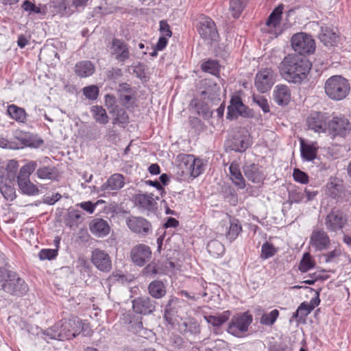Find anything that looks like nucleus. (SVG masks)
Here are the masks:
<instances>
[{
  "label": "nucleus",
  "instance_id": "obj_38",
  "mask_svg": "<svg viewBox=\"0 0 351 351\" xmlns=\"http://www.w3.org/2000/svg\"><path fill=\"white\" fill-rule=\"evenodd\" d=\"M241 231L242 227L241 224H239V220L234 218H230V226L226 234V238L232 242L237 238Z\"/></svg>",
  "mask_w": 351,
  "mask_h": 351
},
{
  "label": "nucleus",
  "instance_id": "obj_42",
  "mask_svg": "<svg viewBox=\"0 0 351 351\" xmlns=\"http://www.w3.org/2000/svg\"><path fill=\"white\" fill-rule=\"evenodd\" d=\"M201 69L204 72L218 75L220 71V65L217 60H208L201 64Z\"/></svg>",
  "mask_w": 351,
  "mask_h": 351
},
{
  "label": "nucleus",
  "instance_id": "obj_56",
  "mask_svg": "<svg viewBox=\"0 0 351 351\" xmlns=\"http://www.w3.org/2000/svg\"><path fill=\"white\" fill-rule=\"evenodd\" d=\"M21 8L28 12L30 15L32 14H40L42 13L40 6H37L34 3L29 0H25L21 4Z\"/></svg>",
  "mask_w": 351,
  "mask_h": 351
},
{
  "label": "nucleus",
  "instance_id": "obj_10",
  "mask_svg": "<svg viewBox=\"0 0 351 351\" xmlns=\"http://www.w3.org/2000/svg\"><path fill=\"white\" fill-rule=\"evenodd\" d=\"M275 83L274 73L271 69L265 68L260 70L255 77V86L258 91L264 93L271 89Z\"/></svg>",
  "mask_w": 351,
  "mask_h": 351
},
{
  "label": "nucleus",
  "instance_id": "obj_22",
  "mask_svg": "<svg viewBox=\"0 0 351 351\" xmlns=\"http://www.w3.org/2000/svg\"><path fill=\"white\" fill-rule=\"evenodd\" d=\"M18 162L12 160L8 163L5 169L0 168V186L4 184H10L14 183L16 177V172L18 169Z\"/></svg>",
  "mask_w": 351,
  "mask_h": 351
},
{
  "label": "nucleus",
  "instance_id": "obj_35",
  "mask_svg": "<svg viewBox=\"0 0 351 351\" xmlns=\"http://www.w3.org/2000/svg\"><path fill=\"white\" fill-rule=\"evenodd\" d=\"M95 71V66L90 61L85 60L77 62L75 66L76 75L80 77L91 75Z\"/></svg>",
  "mask_w": 351,
  "mask_h": 351
},
{
  "label": "nucleus",
  "instance_id": "obj_24",
  "mask_svg": "<svg viewBox=\"0 0 351 351\" xmlns=\"http://www.w3.org/2000/svg\"><path fill=\"white\" fill-rule=\"evenodd\" d=\"M179 330L187 336H197L200 333V326L197 321L192 317L185 319L179 324Z\"/></svg>",
  "mask_w": 351,
  "mask_h": 351
},
{
  "label": "nucleus",
  "instance_id": "obj_39",
  "mask_svg": "<svg viewBox=\"0 0 351 351\" xmlns=\"http://www.w3.org/2000/svg\"><path fill=\"white\" fill-rule=\"evenodd\" d=\"M94 119L101 124H106L108 122V117L106 110L101 106H93L90 109Z\"/></svg>",
  "mask_w": 351,
  "mask_h": 351
},
{
  "label": "nucleus",
  "instance_id": "obj_55",
  "mask_svg": "<svg viewBox=\"0 0 351 351\" xmlns=\"http://www.w3.org/2000/svg\"><path fill=\"white\" fill-rule=\"evenodd\" d=\"M28 132H24L21 130H16L13 132V139L17 141L15 146L21 148L25 147V142L27 141Z\"/></svg>",
  "mask_w": 351,
  "mask_h": 351
},
{
  "label": "nucleus",
  "instance_id": "obj_6",
  "mask_svg": "<svg viewBox=\"0 0 351 351\" xmlns=\"http://www.w3.org/2000/svg\"><path fill=\"white\" fill-rule=\"evenodd\" d=\"M291 41L293 49L300 55L311 54L315 50L314 39L305 32L295 34Z\"/></svg>",
  "mask_w": 351,
  "mask_h": 351
},
{
  "label": "nucleus",
  "instance_id": "obj_4",
  "mask_svg": "<svg viewBox=\"0 0 351 351\" xmlns=\"http://www.w3.org/2000/svg\"><path fill=\"white\" fill-rule=\"evenodd\" d=\"M324 89L329 98L339 101L348 95L350 87L346 78L341 75H333L326 81Z\"/></svg>",
  "mask_w": 351,
  "mask_h": 351
},
{
  "label": "nucleus",
  "instance_id": "obj_53",
  "mask_svg": "<svg viewBox=\"0 0 351 351\" xmlns=\"http://www.w3.org/2000/svg\"><path fill=\"white\" fill-rule=\"evenodd\" d=\"M26 141L25 147H29L37 148L44 143L43 140L38 134L30 132H28Z\"/></svg>",
  "mask_w": 351,
  "mask_h": 351
},
{
  "label": "nucleus",
  "instance_id": "obj_30",
  "mask_svg": "<svg viewBox=\"0 0 351 351\" xmlns=\"http://www.w3.org/2000/svg\"><path fill=\"white\" fill-rule=\"evenodd\" d=\"M16 178L19 190L22 193L28 195L38 194L39 190L38 187L30 181L29 178L17 177Z\"/></svg>",
  "mask_w": 351,
  "mask_h": 351
},
{
  "label": "nucleus",
  "instance_id": "obj_63",
  "mask_svg": "<svg viewBox=\"0 0 351 351\" xmlns=\"http://www.w3.org/2000/svg\"><path fill=\"white\" fill-rule=\"evenodd\" d=\"M178 299L176 298H171L169 300L165 308L164 316L167 317L171 315L175 311V305L177 304Z\"/></svg>",
  "mask_w": 351,
  "mask_h": 351
},
{
  "label": "nucleus",
  "instance_id": "obj_32",
  "mask_svg": "<svg viewBox=\"0 0 351 351\" xmlns=\"http://www.w3.org/2000/svg\"><path fill=\"white\" fill-rule=\"evenodd\" d=\"M134 203L146 210H151L156 204L152 193H138L134 197Z\"/></svg>",
  "mask_w": 351,
  "mask_h": 351
},
{
  "label": "nucleus",
  "instance_id": "obj_34",
  "mask_svg": "<svg viewBox=\"0 0 351 351\" xmlns=\"http://www.w3.org/2000/svg\"><path fill=\"white\" fill-rule=\"evenodd\" d=\"M7 113L12 119L19 123H24L27 121V114L25 110L15 104L8 106Z\"/></svg>",
  "mask_w": 351,
  "mask_h": 351
},
{
  "label": "nucleus",
  "instance_id": "obj_48",
  "mask_svg": "<svg viewBox=\"0 0 351 351\" xmlns=\"http://www.w3.org/2000/svg\"><path fill=\"white\" fill-rule=\"evenodd\" d=\"M277 252V249L272 243L266 241L261 246L260 257L263 260H266L274 256Z\"/></svg>",
  "mask_w": 351,
  "mask_h": 351
},
{
  "label": "nucleus",
  "instance_id": "obj_57",
  "mask_svg": "<svg viewBox=\"0 0 351 351\" xmlns=\"http://www.w3.org/2000/svg\"><path fill=\"white\" fill-rule=\"evenodd\" d=\"M253 102L257 104L264 113L269 112L270 106L267 99L261 95H254L252 97Z\"/></svg>",
  "mask_w": 351,
  "mask_h": 351
},
{
  "label": "nucleus",
  "instance_id": "obj_58",
  "mask_svg": "<svg viewBox=\"0 0 351 351\" xmlns=\"http://www.w3.org/2000/svg\"><path fill=\"white\" fill-rule=\"evenodd\" d=\"M82 92L86 98L90 100L97 99L99 90L95 85H90L83 88Z\"/></svg>",
  "mask_w": 351,
  "mask_h": 351
},
{
  "label": "nucleus",
  "instance_id": "obj_51",
  "mask_svg": "<svg viewBox=\"0 0 351 351\" xmlns=\"http://www.w3.org/2000/svg\"><path fill=\"white\" fill-rule=\"evenodd\" d=\"M56 8L63 16H69L75 12L74 7L67 0H60Z\"/></svg>",
  "mask_w": 351,
  "mask_h": 351
},
{
  "label": "nucleus",
  "instance_id": "obj_2",
  "mask_svg": "<svg viewBox=\"0 0 351 351\" xmlns=\"http://www.w3.org/2000/svg\"><path fill=\"white\" fill-rule=\"evenodd\" d=\"M82 320L75 316L62 319L43 332L48 339L70 340L76 337L82 331Z\"/></svg>",
  "mask_w": 351,
  "mask_h": 351
},
{
  "label": "nucleus",
  "instance_id": "obj_23",
  "mask_svg": "<svg viewBox=\"0 0 351 351\" xmlns=\"http://www.w3.org/2000/svg\"><path fill=\"white\" fill-rule=\"evenodd\" d=\"M89 229L94 235L103 237L110 233V227L107 221L103 219L96 218L90 222Z\"/></svg>",
  "mask_w": 351,
  "mask_h": 351
},
{
  "label": "nucleus",
  "instance_id": "obj_26",
  "mask_svg": "<svg viewBox=\"0 0 351 351\" xmlns=\"http://www.w3.org/2000/svg\"><path fill=\"white\" fill-rule=\"evenodd\" d=\"M319 38L325 46L332 47L337 43L338 36L333 28L322 26Z\"/></svg>",
  "mask_w": 351,
  "mask_h": 351
},
{
  "label": "nucleus",
  "instance_id": "obj_33",
  "mask_svg": "<svg viewBox=\"0 0 351 351\" xmlns=\"http://www.w3.org/2000/svg\"><path fill=\"white\" fill-rule=\"evenodd\" d=\"M149 294L154 299H160L163 298L166 293V286L160 280H154L151 282L147 287Z\"/></svg>",
  "mask_w": 351,
  "mask_h": 351
},
{
  "label": "nucleus",
  "instance_id": "obj_7",
  "mask_svg": "<svg viewBox=\"0 0 351 351\" xmlns=\"http://www.w3.org/2000/svg\"><path fill=\"white\" fill-rule=\"evenodd\" d=\"M252 322V316L248 313L237 314L231 319L227 331L235 337H239L242 332L248 330Z\"/></svg>",
  "mask_w": 351,
  "mask_h": 351
},
{
  "label": "nucleus",
  "instance_id": "obj_47",
  "mask_svg": "<svg viewBox=\"0 0 351 351\" xmlns=\"http://www.w3.org/2000/svg\"><path fill=\"white\" fill-rule=\"evenodd\" d=\"M245 6V0H230V10L234 18H239Z\"/></svg>",
  "mask_w": 351,
  "mask_h": 351
},
{
  "label": "nucleus",
  "instance_id": "obj_64",
  "mask_svg": "<svg viewBox=\"0 0 351 351\" xmlns=\"http://www.w3.org/2000/svg\"><path fill=\"white\" fill-rule=\"evenodd\" d=\"M159 31L161 34V36L170 38L172 36V32L171 30L170 26L168 24V23L165 20H162L160 21Z\"/></svg>",
  "mask_w": 351,
  "mask_h": 351
},
{
  "label": "nucleus",
  "instance_id": "obj_16",
  "mask_svg": "<svg viewBox=\"0 0 351 351\" xmlns=\"http://www.w3.org/2000/svg\"><path fill=\"white\" fill-rule=\"evenodd\" d=\"M110 53L120 62H125L130 56L128 45L124 40L118 38L112 40Z\"/></svg>",
  "mask_w": 351,
  "mask_h": 351
},
{
  "label": "nucleus",
  "instance_id": "obj_17",
  "mask_svg": "<svg viewBox=\"0 0 351 351\" xmlns=\"http://www.w3.org/2000/svg\"><path fill=\"white\" fill-rule=\"evenodd\" d=\"M243 117H252L250 109L246 106L239 96L232 97L230 100V105L228 107L227 119H232L234 117H237L234 113Z\"/></svg>",
  "mask_w": 351,
  "mask_h": 351
},
{
  "label": "nucleus",
  "instance_id": "obj_46",
  "mask_svg": "<svg viewBox=\"0 0 351 351\" xmlns=\"http://www.w3.org/2000/svg\"><path fill=\"white\" fill-rule=\"evenodd\" d=\"M341 191L342 185L335 182H329L326 186V194L333 199L339 197Z\"/></svg>",
  "mask_w": 351,
  "mask_h": 351
},
{
  "label": "nucleus",
  "instance_id": "obj_49",
  "mask_svg": "<svg viewBox=\"0 0 351 351\" xmlns=\"http://www.w3.org/2000/svg\"><path fill=\"white\" fill-rule=\"evenodd\" d=\"M279 316V311L274 309L268 313H263L260 318V323L265 326L273 325Z\"/></svg>",
  "mask_w": 351,
  "mask_h": 351
},
{
  "label": "nucleus",
  "instance_id": "obj_45",
  "mask_svg": "<svg viewBox=\"0 0 351 351\" xmlns=\"http://www.w3.org/2000/svg\"><path fill=\"white\" fill-rule=\"evenodd\" d=\"M37 167V161L29 160L21 167L16 177L29 178L30 175L36 170Z\"/></svg>",
  "mask_w": 351,
  "mask_h": 351
},
{
  "label": "nucleus",
  "instance_id": "obj_54",
  "mask_svg": "<svg viewBox=\"0 0 351 351\" xmlns=\"http://www.w3.org/2000/svg\"><path fill=\"white\" fill-rule=\"evenodd\" d=\"M312 311V308L308 306V302H304L301 303V304L298 306V309L295 313H293L292 317L295 319L299 318V319H302Z\"/></svg>",
  "mask_w": 351,
  "mask_h": 351
},
{
  "label": "nucleus",
  "instance_id": "obj_44",
  "mask_svg": "<svg viewBox=\"0 0 351 351\" xmlns=\"http://www.w3.org/2000/svg\"><path fill=\"white\" fill-rule=\"evenodd\" d=\"M111 114L114 116L113 124L127 125L129 123V116L125 109L118 107L115 113Z\"/></svg>",
  "mask_w": 351,
  "mask_h": 351
},
{
  "label": "nucleus",
  "instance_id": "obj_1",
  "mask_svg": "<svg viewBox=\"0 0 351 351\" xmlns=\"http://www.w3.org/2000/svg\"><path fill=\"white\" fill-rule=\"evenodd\" d=\"M310 69L309 61L295 54L285 56L279 65L282 77L294 84L301 83L305 80Z\"/></svg>",
  "mask_w": 351,
  "mask_h": 351
},
{
  "label": "nucleus",
  "instance_id": "obj_14",
  "mask_svg": "<svg viewBox=\"0 0 351 351\" xmlns=\"http://www.w3.org/2000/svg\"><path fill=\"white\" fill-rule=\"evenodd\" d=\"M126 224L131 231L145 236L152 230L149 221L141 217H130L126 221Z\"/></svg>",
  "mask_w": 351,
  "mask_h": 351
},
{
  "label": "nucleus",
  "instance_id": "obj_36",
  "mask_svg": "<svg viewBox=\"0 0 351 351\" xmlns=\"http://www.w3.org/2000/svg\"><path fill=\"white\" fill-rule=\"evenodd\" d=\"M300 151L304 160L313 161L317 156V149L314 144H306L301 141Z\"/></svg>",
  "mask_w": 351,
  "mask_h": 351
},
{
  "label": "nucleus",
  "instance_id": "obj_31",
  "mask_svg": "<svg viewBox=\"0 0 351 351\" xmlns=\"http://www.w3.org/2000/svg\"><path fill=\"white\" fill-rule=\"evenodd\" d=\"M36 176L41 180H58L59 175L58 169L54 166H40L36 172Z\"/></svg>",
  "mask_w": 351,
  "mask_h": 351
},
{
  "label": "nucleus",
  "instance_id": "obj_50",
  "mask_svg": "<svg viewBox=\"0 0 351 351\" xmlns=\"http://www.w3.org/2000/svg\"><path fill=\"white\" fill-rule=\"evenodd\" d=\"M315 267V262L309 253H305L300 262L299 270L301 272H306Z\"/></svg>",
  "mask_w": 351,
  "mask_h": 351
},
{
  "label": "nucleus",
  "instance_id": "obj_59",
  "mask_svg": "<svg viewBox=\"0 0 351 351\" xmlns=\"http://www.w3.org/2000/svg\"><path fill=\"white\" fill-rule=\"evenodd\" d=\"M195 107L199 115L202 116L204 118H208L211 117L212 112L210 111L208 105L203 101H195Z\"/></svg>",
  "mask_w": 351,
  "mask_h": 351
},
{
  "label": "nucleus",
  "instance_id": "obj_15",
  "mask_svg": "<svg viewBox=\"0 0 351 351\" xmlns=\"http://www.w3.org/2000/svg\"><path fill=\"white\" fill-rule=\"evenodd\" d=\"M283 9L284 5L282 4L278 5L269 14L265 23L268 31L276 37L281 34L282 32L280 28V24L282 20Z\"/></svg>",
  "mask_w": 351,
  "mask_h": 351
},
{
  "label": "nucleus",
  "instance_id": "obj_11",
  "mask_svg": "<svg viewBox=\"0 0 351 351\" xmlns=\"http://www.w3.org/2000/svg\"><path fill=\"white\" fill-rule=\"evenodd\" d=\"M328 116L327 113L313 112L306 119V125L309 130L315 132H327Z\"/></svg>",
  "mask_w": 351,
  "mask_h": 351
},
{
  "label": "nucleus",
  "instance_id": "obj_3",
  "mask_svg": "<svg viewBox=\"0 0 351 351\" xmlns=\"http://www.w3.org/2000/svg\"><path fill=\"white\" fill-rule=\"evenodd\" d=\"M178 173L181 177L187 176L193 178L198 177L204 171L203 162L201 159L195 158L192 154H180L178 156Z\"/></svg>",
  "mask_w": 351,
  "mask_h": 351
},
{
  "label": "nucleus",
  "instance_id": "obj_60",
  "mask_svg": "<svg viewBox=\"0 0 351 351\" xmlns=\"http://www.w3.org/2000/svg\"><path fill=\"white\" fill-rule=\"evenodd\" d=\"M293 177L295 182L300 184H307L308 182V176L305 172L299 169H294L293 172Z\"/></svg>",
  "mask_w": 351,
  "mask_h": 351
},
{
  "label": "nucleus",
  "instance_id": "obj_37",
  "mask_svg": "<svg viewBox=\"0 0 351 351\" xmlns=\"http://www.w3.org/2000/svg\"><path fill=\"white\" fill-rule=\"evenodd\" d=\"M230 314V311H226L217 315H206L204 319L212 326L219 327L229 319Z\"/></svg>",
  "mask_w": 351,
  "mask_h": 351
},
{
  "label": "nucleus",
  "instance_id": "obj_28",
  "mask_svg": "<svg viewBox=\"0 0 351 351\" xmlns=\"http://www.w3.org/2000/svg\"><path fill=\"white\" fill-rule=\"evenodd\" d=\"M230 179L233 184L239 189H243L246 186L245 180L241 172L239 164L232 162L229 167Z\"/></svg>",
  "mask_w": 351,
  "mask_h": 351
},
{
  "label": "nucleus",
  "instance_id": "obj_61",
  "mask_svg": "<svg viewBox=\"0 0 351 351\" xmlns=\"http://www.w3.org/2000/svg\"><path fill=\"white\" fill-rule=\"evenodd\" d=\"M116 104L117 99L114 95L110 94L106 95L105 106L108 109L110 113H115V109L119 107Z\"/></svg>",
  "mask_w": 351,
  "mask_h": 351
},
{
  "label": "nucleus",
  "instance_id": "obj_21",
  "mask_svg": "<svg viewBox=\"0 0 351 351\" xmlns=\"http://www.w3.org/2000/svg\"><path fill=\"white\" fill-rule=\"evenodd\" d=\"M201 37L206 40H215L218 34L214 21L208 16H203L198 29Z\"/></svg>",
  "mask_w": 351,
  "mask_h": 351
},
{
  "label": "nucleus",
  "instance_id": "obj_62",
  "mask_svg": "<svg viewBox=\"0 0 351 351\" xmlns=\"http://www.w3.org/2000/svg\"><path fill=\"white\" fill-rule=\"evenodd\" d=\"M58 255V251L53 249H43L39 252L38 256L40 260H51Z\"/></svg>",
  "mask_w": 351,
  "mask_h": 351
},
{
  "label": "nucleus",
  "instance_id": "obj_18",
  "mask_svg": "<svg viewBox=\"0 0 351 351\" xmlns=\"http://www.w3.org/2000/svg\"><path fill=\"white\" fill-rule=\"evenodd\" d=\"M245 178L254 184H262L265 179V173L262 166L258 164H245L243 167Z\"/></svg>",
  "mask_w": 351,
  "mask_h": 351
},
{
  "label": "nucleus",
  "instance_id": "obj_41",
  "mask_svg": "<svg viewBox=\"0 0 351 351\" xmlns=\"http://www.w3.org/2000/svg\"><path fill=\"white\" fill-rule=\"evenodd\" d=\"M250 146V143L248 138L245 136H240L234 138L231 148L237 152H244Z\"/></svg>",
  "mask_w": 351,
  "mask_h": 351
},
{
  "label": "nucleus",
  "instance_id": "obj_5",
  "mask_svg": "<svg viewBox=\"0 0 351 351\" xmlns=\"http://www.w3.org/2000/svg\"><path fill=\"white\" fill-rule=\"evenodd\" d=\"M9 276L12 277L6 278L0 291L12 296L21 297L25 295L29 291V287L25 280L17 272L12 270Z\"/></svg>",
  "mask_w": 351,
  "mask_h": 351
},
{
  "label": "nucleus",
  "instance_id": "obj_8",
  "mask_svg": "<svg viewBox=\"0 0 351 351\" xmlns=\"http://www.w3.org/2000/svg\"><path fill=\"white\" fill-rule=\"evenodd\" d=\"M351 131V124L344 117H335L328 120L327 132L332 136L345 137Z\"/></svg>",
  "mask_w": 351,
  "mask_h": 351
},
{
  "label": "nucleus",
  "instance_id": "obj_40",
  "mask_svg": "<svg viewBox=\"0 0 351 351\" xmlns=\"http://www.w3.org/2000/svg\"><path fill=\"white\" fill-rule=\"evenodd\" d=\"M304 198V192L300 188L294 187L289 190L288 199L284 204H288L291 206L293 204H299L302 202Z\"/></svg>",
  "mask_w": 351,
  "mask_h": 351
},
{
  "label": "nucleus",
  "instance_id": "obj_13",
  "mask_svg": "<svg viewBox=\"0 0 351 351\" xmlns=\"http://www.w3.org/2000/svg\"><path fill=\"white\" fill-rule=\"evenodd\" d=\"M152 256V251L148 245L138 244L133 247L130 252L132 261L137 266L142 267L148 262Z\"/></svg>",
  "mask_w": 351,
  "mask_h": 351
},
{
  "label": "nucleus",
  "instance_id": "obj_43",
  "mask_svg": "<svg viewBox=\"0 0 351 351\" xmlns=\"http://www.w3.org/2000/svg\"><path fill=\"white\" fill-rule=\"evenodd\" d=\"M207 250L213 256H219L223 254L225 248L223 245L217 240H211L207 244Z\"/></svg>",
  "mask_w": 351,
  "mask_h": 351
},
{
  "label": "nucleus",
  "instance_id": "obj_29",
  "mask_svg": "<svg viewBox=\"0 0 351 351\" xmlns=\"http://www.w3.org/2000/svg\"><path fill=\"white\" fill-rule=\"evenodd\" d=\"M143 318L138 317L130 322L129 330L134 334L143 338H148L152 334V331L144 328L143 324Z\"/></svg>",
  "mask_w": 351,
  "mask_h": 351
},
{
  "label": "nucleus",
  "instance_id": "obj_52",
  "mask_svg": "<svg viewBox=\"0 0 351 351\" xmlns=\"http://www.w3.org/2000/svg\"><path fill=\"white\" fill-rule=\"evenodd\" d=\"M14 184V183H11L10 184H4L0 186V192L7 200L12 201L16 197Z\"/></svg>",
  "mask_w": 351,
  "mask_h": 351
},
{
  "label": "nucleus",
  "instance_id": "obj_12",
  "mask_svg": "<svg viewBox=\"0 0 351 351\" xmlns=\"http://www.w3.org/2000/svg\"><path fill=\"white\" fill-rule=\"evenodd\" d=\"M309 244L315 251H322L329 247L330 239L323 228H316L310 236Z\"/></svg>",
  "mask_w": 351,
  "mask_h": 351
},
{
  "label": "nucleus",
  "instance_id": "obj_27",
  "mask_svg": "<svg viewBox=\"0 0 351 351\" xmlns=\"http://www.w3.org/2000/svg\"><path fill=\"white\" fill-rule=\"evenodd\" d=\"M124 178L120 173L112 175L101 186V191H117L124 186Z\"/></svg>",
  "mask_w": 351,
  "mask_h": 351
},
{
  "label": "nucleus",
  "instance_id": "obj_25",
  "mask_svg": "<svg viewBox=\"0 0 351 351\" xmlns=\"http://www.w3.org/2000/svg\"><path fill=\"white\" fill-rule=\"evenodd\" d=\"M273 97L279 106H287L291 100V91L286 85H277L274 90Z\"/></svg>",
  "mask_w": 351,
  "mask_h": 351
},
{
  "label": "nucleus",
  "instance_id": "obj_19",
  "mask_svg": "<svg viewBox=\"0 0 351 351\" xmlns=\"http://www.w3.org/2000/svg\"><path fill=\"white\" fill-rule=\"evenodd\" d=\"M133 311L141 315H149L155 311L156 302L148 296H141L132 300Z\"/></svg>",
  "mask_w": 351,
  "mask_h": 351
},
{
  "label": "nucleus",
  "instance_id": "obj_9",
  "mask_svg": "<svg viewBox=\"0 0 351 351\" xmlns=\"http://www.w3.org/2000/svg\"><path fill=\"white\" fill-rule=\"evenodd\" d=\"M348 221L346 215L339 209H332L326 216L324 224L329 232H337L341 230Z\"/></svg>",
  "mask_w": 351,
  "mask_h": 351
},
{
  "label": "nucleus",
  "instance_id": "obj_20",
  "mask_svg": "<svg viewBox=\"0 0 351 351\" xmlns=\"http://www.w3.org/2000/svg\"><path fill=\"white\" fill-rule=\"evenodd\" d=\"M91 261L101 271L108 272L112 268L110 258L104 250L95 249L91 254Z\"/></svg>",
  "mask_w": 351,
  "mask_h": 351
}]
</instances>
